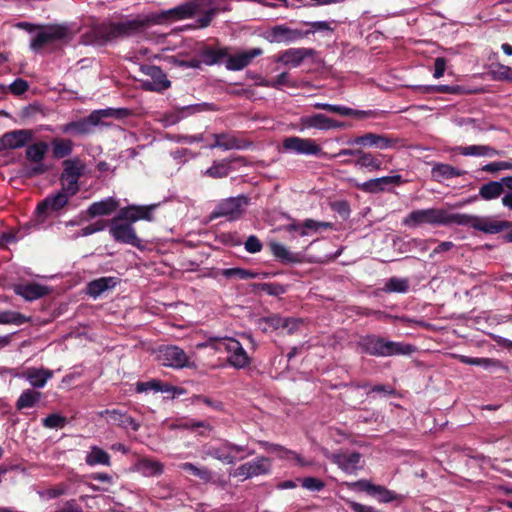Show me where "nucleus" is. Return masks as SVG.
I'll list each match as a JSON object with an SVG mask.
<instances>
[{
    "label": "nucleus",
    "instance_id": "c85d7f7f",
    "mask_svg": "<svg viewBox=\"0 0 512 512\" xmlns=\"http://www.w3.org/2000/svg\"><path fill=\"white\" fill-rule=\"evenodd\" d=\"M328 120L329 117L321 114L314 113L311 115H304L300 117L298 122V129L300 131H304L306 129H317V130H328Z\"/></svg>",
    "mask_w": 512,
    "mask_h": 512
},
{
    "label": "nucleus",
    "instance_id": "aec40b11",
    "mask_svg": "<svg viewBox=\"0 0 512 512\" xmlns=\"http://www.w3.org/2000/svg\"><path fill=\"white\" fill-rule=\"evenodd\" d=\"M270 460L267 457L260 456L240 465L234 472V476H242L244 479L259 475H265L270 471Z\"/></svg>",
    "mask_w": 512,
    "mask_h": 512
},
{
    "label": "nucleus",
    "instance_id": "4be33fe9",
    "mask_svg": "<svg viewBox=\"0 0 512 512\" xmlns=\"http://www.w3.org/2000/svg\"><path fill=\"white\" fill-rule=\"evenodd\" d=\"M73 195L68 194L61 187V190L56 194L48 195L45 199L38 203L36 213L39 215L45 214L48 210L58 212L63 209L69 202V198Z\"/></svg>",
    "mask_w": 512,
    "mask_h": 512
},
{
    "label": "nucleus",
    "instance_id": "a211bd4d",
    "mask_svg": "<svg viewBox=\"0 0 512 512\" xmlns=\"http://www.w3.org/2000/svg\"><path fill=\"white\" fill-rule=\"evenodd\" d=\"M159 204L151 205H128L118 210L119 218H124L133 224L140 220L153 221V212Z\"/></svg>",
    "mask_w": 512,
    "mask_h": 512
},
{
    "label": "nucleus",
    "instance_id": "1a4fd4ad",
    "mask_svg": "<svg viewBox=\"0 0 512 512\" xmlns=\"http://www.w3.org/2000/svg\"><path fill=\"white\" fill-rule=\"evenodd\" d=\"M109 233L118 243L136 248L142 247V240L138 237L133 223L124 220V218H119V213L109 221Z\"/></svg>",
    "mask_w": 512,
    "mask_h": 512
},
{
    "label": "nucleus",
    "instance_id": "5701e85b",
    "mask_svg": "<svg viewBox=\"0 0 512 512\" xmlns=\"http://www.w3.org/2000/svg\"><path fill=\"white\" fill-rule=\"evenodd\" d=\"M263 50L259 47L252 48L248 51H242L226 58L225 66L230 71H239L247 67L254 58L261 56Z\"/></svg>",
    "mask_w": 512,
    "mask_h": 512
},
{
    "label": "nucleus",
    "instance_id": "9b49d317",
    "mask_svg": "<svg viewBox=\"0 0 512 512\" xmlns=\"http://www.w3.org/2000/svg\"><path fill=\"white\" fill-rule=\"evenodd\" d=\"M49 145L44 141H38L27 146L25 157L33 163V166L25 170L24 175L28 178L42 175L48 168L43 164V160L48 152Z\"/></svg>",
    "mask_w": 512,
    "mask_h": 512
},
{
    "label": "nucleus",
    "instance_id": "4c0bfd02",
    "mask_svg": "<svg viewBox=\"0 0 512 512\" xmlns=\"http://www.w3.org/2000/svg\"><path fill=\"white\" fill-rule=\"evenodd\" d=\"M455 151L459 152L463 156H488L492 157L498 155L499 152L487 145H470V146H458Z\"/></svg>",
    "mask_w": 512,
    "mask_h": 512
},
{
    "label": "nucleus",
    "instance_id": "ddd939ff",
    "mask_svg": "<svg viewBox=\"0 0 512 512\" xmlns=\"http://www.w3.org/2000/svg\"><path fill=\"white\" fill-rule=\"evenodd\" d=\"M400 143H402V140L398 137H394L388 134H376L372 132L365 133L348 141V144L350 145L374 147L380 150L395 148Z\"/></svg>",
    "mask_w": 512,
    "mask_h": 512
},
{
    "label": "nucleus",
    "instance_id": "c756f323",
    "mask_svg": "<svg viewBox=\"0 0 512 512\" xmlns=\"http://www.w3.org/2000/svg\"><path fill=\"white\" fill-rule=\"evenodd\" d=\"M134 467L145 477L159 476L164 471V465L160 461L148 457L139 458Z\"/></svg>",
    "mask_w": 512,
    "mask_h": 512
},
{
    "label": "nucleus",
    "instance_id": "f3484780",
    "mask_svg": "<svg viewBox=\"0 0 512 512\" xmlns=\"http://www.w3.org/2000/svg\"><path fill=\"white\" fill-rule=\"evenodd\" d=\"M34 137V131L19 129L5 132L0 137V152L10 149H19L26 146Z\"/></svg>",
    "mask_w": 512,
    "mask_h": 512
},
{
    "label": "nucleus",
    "instance_id": "f704fd0d",
    "mask_svg": "<svg viewBox=\"0 0 512 512\" xmlns=\"http://www.w3.org/2000/svg\"><path fill=\"white\" fill-rule=\"evenodd\" d=\"M229 441L223 440L220 445H209L206 447V454L214 459L225 462L227 464H234L237 460L235 456L230 453L228 447Z\"/></svg>",
    "mask_w": 512,
    "mask_h": 512
},
{
    "label": "nucleus",
    "instance_id": "052dcab7",
    "mask_svg": "<svg viewBox=\"0 0 512 512\" xmlns=\"http://www.w3.org/2000/svg\"><path fill=\"white\" fill-rule=\"evenodd\" d=\"M109 221L107 220H98L92 224H89L87 225L86 227L82 228L79 235L81 236H89V235H92L96 232H99V231H103L107 225H108Z\"/></svg>",
    "mask_w": 512,
    "mask_h": 512
},
{
    "label": "nucleus",
    "instance_id": "8fccbe9b",
    "mask_svg": "<svg viewBox=\"0 0 512 512\" xmlns=\"http://www.w3.org/2000/svg\"><path fill=\"white\" fill-rule=\"evenodd\" d=\"M179 468L205 482H209L212 479V472L206 467H197L193 463L185 462L181 463Z\"/></svg>",
    "mask_w": 512,
    "mask_h": 512
},
{
    "label": "nucleus",
    "instance_id": "338daca9",
    "mask_svg": "<svg viewBox=\"0 0 512 512\" xmlns=\"http://www.w3.org/2000/svg\"><path fill=\"white\" fill-rule=\"evenodd\" d=\"M29 88V85L26 80L21 78L15 79L9 86L10 92L14 95H22Z\"/></svg>",
    "mask_w": 512,
    "mask_h": 512
},
{
    "label": "nucleus",
    "instance_id": "680f3d73",
    "mask_svg": "<svg viewBox=\"0 0 512 512\" xmlns=\"http://www.w3.org/2000/svg\"><path fill=\"white\" fill-rule=\"evenodd\" d=\"M482 170L488 173H495L501 170H512V163L508 161L491 162L484 165Z\"/></svg>",
    "mask_w": 512,
    "mask_h": 512
},
{
    "label": "nucleus",
    "instance_id": "6e6d98bb",
    "mask_svg": "<svg viewBox=\"0 0 512 512\" xmlns=\"http://www.w3.org/2000/svg\"><path fill=\"white\" fill-rule=\"evenodd\" d=\"M67 423L66 417L58 414L52 413L47 417L42 419V425L46 428L54 429V428H63Z\"/></svg>",
    "mask_w": 512,
    "mask_h": 512
},
{
    "label": "nucleus",
    "instance_id": "49530a36",
    "mask_svg": "<svg viewBox=\"0 0 512 512\" xmlns=\"http://www.w3.org/2000/svg\"><path fill=\"white\" fill-rule=\"evenodd\" d=\"M166 14L177 20L191 18L195 15V6L188 1L168 10Z\"/></svg>",
    "mask_w": 512,
    "mask_h": 512
},
{
    "label": "nucleus",
    "instance_id": "bb28decb",
    "mask_svg": "<svg viewBox=\"0 0 512 512\" xmlns=\"http://www.w3.org/2000/svg\"><path fill=\"white\" fill-rule=\"evenodd\" d=\"M119 207V202L113 197L104 200L93 202L86 210L89 218L97 216H108L116 211Z\"/></svg>",
    "mask_w": 512,
    "mask_h": 512
},
{
    "label": "nucleus",
    "instance_id": "4468645a",
    "mask_svg": "<svg viewBox=\"0 0 512 512\" xmlns=\"http://www.w3.org/2000/svg\"><path fill=\"white\" fill-rule=\"evenodd\" d=\"M141 72L148 76L150 79L142 81V87L146 91L162 92L171 86L163 70L151 64H144L140 68Z\"/></svg>",
    "mask_w": 512,
    "mask_h": 512
},
{
    "label": "nucleus",
    "instance_id": "0eeeda50",
    "mask_svg": "<svg viewBox=\"0 0 512 512\" xmlns=\"http://www.w3.org/2000/svg\"><path fill=\"white\" fill-rule=\"evenodd\" d=\"M249 205L250 198L244 194L225 198L218 202L210 217L211 219L224 217L228 221H236L244 216Z\"/></svg>",
    "mask_w": 512,
    "mask_h": 512
},
{
    "label": "nucleus",
    "instance_id": "f257e3e1",
    "mask_svg": "<svg viewBox=\"0 0 512 512\" xmlns=\"http://www.w3.org/2000/svg\"><path fill=\"white\" fill-rule=\"evenodd\" d=\"M407 227L415 228L423 224L468 226L486 234H497L512 229V222L497 221L491 217H481L464 213H449L444 209L428 208L411 211L402 221Z\"/></svg>",
    "mask_w": 512,
    "mask_h": 512
},
{
    "label": "nucleus",
    "instance_id": "a18cd8bd",
    "mask_svg": "<svg viewBox=\"0 0 512 512\" xmlns=\"http://www.w3.org/2000/svg\"><path fill=\"white\" fill-rule=\"evenodd\" d=\"M371 496L376 498L381 503H390L392 501H402L403 496L396 492L387 489L382 485H374Z\"/></svg>",
    "mask_w": 512,
    "mask_h": 512
},
{
    "label": "nucleus",
    "instance_id": "393cba45",
    "mask_svg": "<svg viewBox=\"0 0 512 512\" xmlns=\"http://www.w3.org/2000/svg\"><path fill=\"white\" fill-rule=\"evenodd\" d=\"M361 454L359 452L333 454L331 460L347 474H354L360 469Z\"/></svg>",
    "mask_w": 512,
    "mask_h": 512
},
{
    "label": "nucleus",
    "instance_id": "412c9836",
    "mask_svg": "<svg viewBox=\"0 0 512 512\" xmlns=\"http://www.w3.org/2000/svg\"><path fill=\"white\" fill-rule=\"evenodd\" d=\"M97 414L101 418H106L108 423L124 429L131 428L136 432L140 428V424L132 416L119 409H105Z\"/></svg>",
    "mask_w": 512,
    "mask_h": 512
},
{
    "label": "nucleus",
    "instance_id": "9d476101",
    "mask_svg": "<svg viewBox=\"0 0 512 512\" xmlns=\"http://www.w3.org/2000/svg\"><path fill=\"white\" fill-rule=\"evenodd\" d=\"M63 166L60 176L61 186L68 194L76 195L80 190L79 179L84 173V165L76 158L64 160Z\"/></svg>",
    "mask_w": 512,
    "mask_h": 512
},
{
    "label": "nucleus",
    "instance_id": "bf43d9fd",
    "mask_svg": "<svg viewBox=\"0 0 512 512\" xmlns=\"http://www.w3.org/2000/svg\"><path fill=\"white\" fill-rule=\"evenodd\" d=\"M219 0H192V4L195 6V14L197 12H205L210 9H214V12L219 11Z\"/></svg>",
    "mask_w": 512,
    "mask_h": 512
},
{
    "label": "nucleus",
    "instance_id": "2eb2a0df",
    "mask_svg": "<svg viewBox=\"0 0 512 512\" xmlns=\"http://www.w3.org/2000/svg\"><path fill=\"white\" fill-rule=\"evenodd\" d=\"M158 357L162 365L174 369L195 367L194 362H191L185 351L178 346L169 345L163 347L160 349Z\"/></svg>",
    "mask_w": 512,
    "mask_h": 512
},
{
    "label": "nucleus",
    "instance_id": "58836bf2",
    "mask_svg": "<svg viewBox=\"0 0 512 512\" xmlns=\"http://www.w3.org/2000/svg\"><path fill=\"white\" fill-rule=\"evenodd\" d=\"M135 390L137 393H144L149 391L170 393L174 390V387L167 383H163L161 380L151 379L147 382L138 381L136 383Z\"/></svg>",
    "mask_w": 512,
    "mask_h": 512
},
{
    "label": "nucleus",
    "instance_id": "f8f14e48",
    "mask_svg": "<svg viewBox=\"0 0 512 512\" xmlns=\"http://www.w3.org/2000/svg\"><path fill=\"white\" fill-rule=\"evenodd\" d=\"M282 147L284 151L294 152L299 155H312V156H326L322 147L311 138H300L297 136H290L283 140Z\"/></svg>",
    "mask_w": 512,
    "mask_h": 512
},
{
    "label": "nucleus",
    "instance_id": "e2e57ef3",
    "mask_svg": "<svg viewBox=\"0 0 512 512\" xmlns=\"http://www.w3.org/2000/svg\"><path fill=\"white\" fill-rule=\"evenodd\" d=\"M244 247L247 252L255 254L262 250L263 244L257 236L250 235L244 242Z\"/></svg>",
    "mask_w": 512,
    "mask_h": 512
},
{
    "label": "nucleus",
    "instance_id": "13d9d810",
    "mask_svg": "<svg viewBox=\"0 0 512 512\" xmlns=\"http://www.w3.org/2000/svg\"><path fill=\"white\" fill-rule=\"evenodd\" d=\"M345 485L350 489L354 491L359 492H366L368 495L371 496V493L374 489V485L370 481L366 479H361L355 482H346Z\"/></svg>",
    "mask_w": 512,
    "mask_h": 512
},
{
    "label": "nucleus",
    "instance_id": "864d4df0",
    "mask_svg": "<svg viewBox=\"0 0 512 512\" xmlns=\"http://www.w3.org/2000/svg\"><path fill=\"white\" fill-rule=\"evenodd\" d=\"M256 288L270 296H280L286 292V287L280 283L264 282L256 284Z\"/></svg>",
    "mask_w": 512,
    "mask_h": 512
},
{
    "label": "nucleus",
    "instance_id": "de8ad7c7",
    "mask_svg": "<svg viewBox=\"0 0 512 512\" xmlns=\"http://www.w3.org/2000/svg\"><path fill=\"white\" fill-rule=\"evenodd\" d=\"M220 275L227 279H239V280H248V279H254L258 276V273L253 272L249 269H244L240 267H234V268H226L222 269L220 271Z\"/></svg>",
    "mask_w": 512,
    "mask_h": 512
},
{
    "label": "nucleus",
    "instance_id": "0e129e2a",
    "mask_svg": "<svg viewBox=\"0 0 512 512\" xmlns=\"http://www.w3.org/2000/svg\"><path fill=\"white\" fill-rule=\"evenodd\" d=\"M196 402H202L216 411H222L224 409V404L221 401L213 400L204 395H194L193 403Z\"/></svg>",
    "mask_w": 512,
    "mask_h": 512
},
{
    "label": "nucleus",
    "instance_id": "cd10ccee",
    "mask_svg": "<svg viewBox=\"0 0 512 512\" xmlns=\"http://www.w3.org/2000/svg\"><path fill=\"white\" fill-rule=\"evenodd\" d=\"M198 57L201 58L202 63L208 66L220 63L223 59L228 57V48H214L206 45L198 52Z\"/></svg>",
    "mask_w": 512,
    "mask_h": 512
},
{
    "label": "nucleus",
    "instance_id": "e433bc0d",
    "mask_svg": "<svg viewBox=\"0 0 512 512\" xmlns=\"http://www.w3.org/2000/svg\"><path fill=\"white\" fill-rule=\"evenodd\" d=\"M260 445H262L265 449L272 453H276L280 458L283 459H294L297 461L299 466H307L308 463L304 461V459L297 454L295 451L289 450L279 444H272L266 441H261Z\"/></svg>",
    "mask_w": 512,
    "mask_h": 512
},
{
    "label": "nucleus",
    "instance_id": "6ab92c4d",
    "mask_svg": "<svg viewBox=\"0 0 512 512\" xmlns=\"http://www.w3.org/2000/svg\"><path fill=\"white\" fill-rule=\"evenodd\" d=\"M315 53L316 51L312 48H289L277 54L274 61L286 66L298 67L306 58L313 57Z\"/></svg>",
    "mask_w": 512,
    "mask_h": 512
},
{
    "label": "nucleus",
    "instance_id": "20e7f679",
    "mask_svg": "<svg viewBox=\"0 0 512 512\" xmlns=\"http://www.w3.org/2000/svg\"><path fill=\"white\" fill-rule=\"evenodd\" d=\"M128 115H130V111L126 108H107L94 110L87 117L65 123L61 125L59 129L64 134L73 136H86L93 133L94 127L100 124L102 118H124Z\"/></svg>",
    "mask_w": 512,
    "mask_h": 512
},
{
    "label": "nucleus",
    "instance_id": "423d86ee",
    "mask_svg": "<svg viewBox=\"0 0 512 512\" xmlns=\"http://www.w3.org/2000/svg\"><path fill=\"white\" fill-rule=\"evenodd\" d=\"M210 345L213 346L217 350H221L222 348L229 353L227 358V362L230 366L236 369H243L247 367L251 359L248 356L246 350L243 348L242 344L234 339L229 337L224 338H210Z\"/></svg>",
    "mask_w": 512,
    "mask_h": 512
},
{
    "label": "nucleus",
    "instance_id": "a878e982",
    "mask_svg": "<svg viewBox=\"0 0 512 512\" xmlns=\"http://www.w3.org/2000/svg\"><path fill=\"white\" fill-rule=\"evenodd\" d=\"M270 250L275 259L282 264H298L304 261V255L301 252H292L278 242L270 243Z\"/></svg>",
    "mask_w": 512,
    "mask_h": 512
},
{
    "label": "nucleus",
    "instance_id": "2f4dec72",
    "mask_svg": "<svg viewBox=\"0 0 512 512\" xmlns=\"http://www.w3.org/2000/svg\"><path fill=\"white\" fill-rule=\"evenodd\" d=\"M214 143L211 148H221L223 150L244 149L247 147L245 141L240 140L228 133L213 134Z\"/></svg>",
    "mask_w": 512,
    "mask_h": 512
},
{
    "label": "nucleus",
    "instance_id": "f03ea898",
    "mask_svg": "<svg viewBox=\"0 0 512 512\" xmlns=\"http://www.w3.org/2000/svg\"><path fill=\"white\" fill-rule=\"evenodd\" d=\"M141 27L139 21H125L119 23H100L93 25L82 38L85 44L104 46L108 42L129 36Z\"/></svg>",
    "mask_w": 512,
    "mask_h": 512
},
{
    "label": "nucleus",
    "instance_id": "69168bd1",
    "mask_svg": "<svg viewBox=\"0 0 512 512\" xmlns=\"http://www.w3.org/2000/svg\"><path fill=\"white\" fill-rule=\"evenodd\" d=\"M340 115L363 119V118L371 117L373 115V111H371V110H368V111L356 110V109H352L350 107L342 106Z\"/></svg>",
    "mask_w": 512,
    "mask_h": 512
},
{
    "label": "nucleus",
    "instance_id": "4d7b16f0",
    "mask_svg": "<svg viewBox=\"0 0 512 512\" xmlns=\"http://www.w3.org/2000/svg\"><path fill=\"white\" fill-rule=\"evenodd\" d=\"M331 228H332V223H330V222H321V221H316L313 219H306L302 223L301 236L307 235V231H306L307 229L318 231L319 229H331Z\"/></svg>",
    "mask_w": 512,
    "mask_h": 512
},
{
    "label": "nucleus",
    "instance_id": "7c9ffc66",
    "mask_svg": "<svg viewBox=\"0 0 512 512\" xmlns=\"http://www.w3.org/2000/svg\"><path fill=\"white\" fill-rule=\"evenodd\" d=\"M381 154H373L361 149L358 158L355 159V167L375 172L382 169Z\"/></svg>",
    "mask_w": 512,
    "mask_h": 512
},
{
    "label": "nucleus",
    "instance_id": "c9c22d12",
    "mask_svg": "<svg viewBox=\"0 0 512 512\" xmlns=\"http://www.w3.org/2000/svg\"><path fill=\"white\" fill-rule=\"evenodd\" d=\"M23 376L34 388H43L47 381L52 378L53 372L44 368H29Z\"/></svg>",
    "mask_w": 512,
    "mask_h": 512
},
{
    "label": "nucleus",
    "instance_id": "6e6552de",
    "mask_svg": "<svg viewBox=\"0 0 512 512\" xmlns=\"http://www.w3.org/2000/svg\"><path fill=\"white\" fill-rule=\"evenodd\" d=\"M311 32L294 29L286 24H276L264 30L261 36L271 44L289 45L306 38Z\"/></svg>",
    "mask_w": 512,
    "mask_h": 512
},
{
    "label": "nucleus",
    "instance_id": "79ce46f5",
    "mask_svg": "<svg viewBox=\"0 0 512 512\" xmlns=\"http://www.w3.org/2000/svg\"><path fill=\"white\" fill-rule=\"evenodd\" d=\"M41 395V392L32 389L24 390L16 401V409L22 410L34 407L39 402Z\"/></svg>",
    "mask_w": 512,
    "mask_h": 512
},
{
    "label": "nucleus",
    "instance_id": "39448f33",
    "mask_svg": "<svg viewBox=\"0 0 512 512\" xmlns=\"http://www.w3.org/2000/svg\"><path fill=\"white\" fill-rule=\"evenodd\" d=\"M18 26L28 32L39 30L30 42V48L35 52L42 50L49 44L67 40L70 37L69 30L64 25H38L29 22H21Z\"/></svg>",
    "mask_w": 512,
    "mask_h": 512
},
{
    "label": "nucleus",
    "instance_id": "dca6fc26",
    "mask_svg": "<svg viewBox=\"0 0 512 512\" xmlns=\"http://www.w3.org/2000/svg\"><path fill=\"white\" fill-rule=\"evenodd\" d=\"M404 180L400 174L383 176L379 178L370 179L363 183H355V188L369 194H378L385 191H391L390 187L393 185H401Z\"/></svg>",
    "mask_w": 512,
    "mask_h": 512
},
{
    "label": "nucleus",
    "instance_id": "72a5a7b5",
    "mask_svg": "<svg viewBox=\"0 0 512 512\" xmlns=\"http://www.w3.org/2000/svg\"><path fill=\"white\" fill-rule=\"evenodd\" d=\"M466 173L464 170H460L445 163H436L431 169V176L434 181L442 182L446 179L462 176Z\"/></svg>",
    "mask_w": 512,
    "mask_h": 512
},
{
    "label": "nucleus",
    "instance_id": "09e8293b",
    "mask_svg": "<svg viewBox=\"0 0 512 512\" xmlns=\"http://www.w3.org/2000/svg\"><path fill=\"white\" fill-rule=\"evenodd\" d=\"M489 73L493 80L512 83V68L501 63L491 64Z\"/></svg>",
    "mask_w": 512,
    "mask_h": 512
},
{
    "label": "nucleus",
    "instance_id": "774afa93",
    "mask_svg": "<svg viewBox=\"0 0 512 512\" xmlns=\"http://www.w3.org/2000/svg\"><path fill=\"white\" fill-rule=\"evenodd\" d=\"M302 486L310 491H320L325 484L322 480L315 477H306L302 481Z\"/></svg>",
    "mask_w": 512,
    "mask_h": 512
},
{
    "label": "nucleus",
    "instance_id": "b1692460",
    "mask_svg": "<svg viewBox=\"0 0 512 512\" xmlns=\"http://www.w3.org/2000/svg\"><path fill=\"white\" fill-rule=\"evenodd\" d=\"M14 292L26 301H34L48 295L50 288L37 282H28L15 285Z\"/></svg>",
    "mask_w": 512,
    "mask_h": 512
},
{
    "label": "nucleus",
    "instance_id": "473e14b6",
    "mask_svg": "<svg viewBox=\"0 0 512 512\" xmlns=\"http://www.w3.org/2000/svg\"><path fill=\"white\" fill-rule=\"evenodd\" d=\"M119 283L116 277H100L87 284V293L93 297H99L103 292L114 288Z\"/></svg>",
    "mask_w": 512,
    "mask_h": 512
},
{
    "label": "nucleus",
    "instance_id": "c03bdc74",
    "mask_svg": "<svg viewBox=\"0 0 512 512\" xmlns=\"http://www.w3.org/2000/svg\"><path fill=\"white\" fill-rule=\"evenodd\" d=\"M230 163L231 160L228 159L214 161L213 165L204 172V175L215 179L227 177L231 169Z\"/></svg>",
    "mask_w": 512,
    "mask_h": 512
},
{
    "label": "nucleus",
    "instance_id": "603ef678",
    "mask_svg": "<svg viewBox=\"0 0 512 512\" xmlns=\"http://www.w3.org/2000/svg\"><path fill=\"white\" fill-rule=\"evenodd\" d=\"M409 289V282L405 278L392 277L386 284L384 290L386 292L406 293Z\"/></svg>",
    "mask_w": 512,
    "mask_h": 512
},
{
    "label": "nucleus",
    "instance_id": "7ed1b4c3",
    "mask_svg": "<svg viewBox=\"0 0 512 512\" xmlns=\"http://www.w3.org/2000/svg\"><path fill=\"white\" fill-rule=\"evenodd\" d=\"M357 346L361 353L375 357L410 355L415 351V347L410 344L390 341L375 334L361 337Z\"/></svg>",
    "mask_w": 512,
    "mask_h": 512
},
{
    "label": "nucleus",
    "instance_id": "ea45409f",
    "mask_svg": "<svg viewBox=\"0 0 512 512\" xmlns=\"http://www.w3.org/2000/svg\"><path fill=\"white\" fill-rule=\"evenodd\" d=\"M52 156L55 159L68 157L73 152V142L70 139L53 138L51 141Z\"/></svg>",
    "mask_w": 512,
    "mask_h": 512
},
{
    "label": "nucleus",
    "instance_id": "3c124183",
    "mask_svg": "<svg viewBox=\"0 0 512 512\" xmlns=\"http://www.w3.org/2000/svg\"><path fill=\"white\" fill-rule=\"evenodd\" d=\"M283 320V317L277 314H273L267 317L260 318L258 320V324L262 331L266 333L268 331H274L281 328L284 323Z\"/></svg>",
    "mask_w": 512,
    "mask_h": 512
},
{
    "label": "nucleus",
    "instance_id": "37998d69",
    "mask_svg": "<svg viewBox=\"0 0 512 512\" xmlns=\"http://www.w3.org/2000/svg\"><path fill=\"white\" fill-rule=\"evenodd\" d=\"M110 459V455L105 450L97 446H93L91 451L87 454L85 461L90 466L98 464L110 466Z\"/></svg>",
    "mask_w": 512,
    "mask_h": 512
},
{
    "label": "nucleus",
    "instance_id": "a19ab883",
    "mask_svg": "<svg viewBox=\"0 0 512 512\" xmlns=\"http://www.w3.org/2000/svg\"><path fill=\"white\" fill-rule=\"evenodd\" d=\"M503 193L504 191L500 180L489 181L479 188L480 198L486 201L497 199Z\"/></svg>",
    "mask_w": 512,
    "mask_h": 512
},
{
    "label": "nucleus",
    "instance_id": "5fc2aeb1",
    "mask_svg": "<svg viewBox=\"0 0 512 512\" xmlns=\"http://www.w3.org/2000/svg\"><path fill=\"white\" fill-rule=\"evenodd\" d=\"M28 322V318L19 312L5 311L0 313V324L21 325Z\"/></svg>",
    "mask_w": 512,
    "mask_h": 512
}]
</instances>
